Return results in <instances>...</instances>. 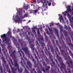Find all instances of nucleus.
Segmentation results:
<instances>
[{"mask_svg": "<svg viewBox=\"0 0 73 73\" xmlns=\"http://www.w3.org/2000/svg\"><path fill=\"white\" fill-rule=\"evenodd\" d=\"M73 62L71 60H69L68 62H67L66 63L67 64V68L69 70L68 71V73H71L70 70H69V68H73Z\"/></svg>", "mask_w": 73, "mask_h": 73, "instance_id": "f03ea898", "label": "nucleus"}, {"mask_svg": "<svg viewBox=\"0 0 73 73\" xmlns=\"http://www.w3.org/2000/svg\"><path fill=\"white\" fill-rule=\"evenodd\" d=\"M42 73V72H41L40 71H39V73Z\"/></svg>", "mask_w": 73, "mask_h": 73, "instance_id": "774afa93", "label": "nucleus"}, {"mask_svg": "<svg viewBox=\"0 0 73 73\" xmlns=\"http://www.w3.org/2000/svg\"><path fill=\"white\" fill-rule=\"evenodd\" d=\"M64 58H65V60H68V58H66L65 56H64Z\"/></svg>", "mask_w": 73, "mask_h": 73, "instance_id": "4d7b16f0", "label": "nucleus"}, {"mask_svg": "<svg viewBox=\"0 0 73 73\" xmlns=\"http://www.w3.org/2000/svg\"><path fill=\"white\" fill-rule=\"evenodd\" d=\"M20 15H21V12L19 11V12L18 14H17V17L18 19H16L15 21V22H18V23H20L22 21V20H21L20 18V17L19 16H20Z\"/></svg>", "mask_w": 73, "mask_h": 73, "instance_id": "39448f33", "label": "nucleus"}, {"mask_svg": "<svg viewBox=\"0 0 73 73\" xmlns=\"http://www.w3.org/2000/svg\"><path fill=\"white\" fill-rule=\"evenodd\" d=\"M28 16V13H25V15L23 16V17H27Z\"/></svg>", "mask_w": 73, "mask_h": 73, "instance_id": "393cba45", "label": "nucleus"}, {"mask_svg": "<svg viewBox=\"0 0 73 73\" xmlns=\"http://www.w3.org/2000/svg\"><path fill=\"white\" fill-rule=\"evenodd\" d=\"M21 52H22V55L23 56V57H24V56H25V55L24 54V53L23 52V51H21Z\"/></svg>", "mask_w": 73, "mask_h": 73, "instance_id": "c9c22d12", "label": "nucleus"}, {"mask_svg": "<svg viewBox=\"0 0 73 73\" xmlns=\"http://www.w3.org/2000/svg\"><path fill=\"white\" fill-rule=\"evenodd\" d=\"M37 40L38 41L39 43H40V38H38L37 39Z\"/></svg>", "mask_w": 73, "mask_h": 73, "instance_id": "37998d69", "label": "nucleus"}, {"mask_svg": "<svg viewBox=\"0 0 73 73\" xmlns=\"http://www.w3.org/2000/svg\"><path fill=\"white\" fill-rule=\"evenodd\" d=\"M51 4H52L51 3V2L49 3L48 4V6H50V5H51Z\"/></svg>", "mask_w": 73, "mask_h": 73, "instance_id": "8fccbe9b", "label": "nucleus"}, {"mask_svg": "<svg viewBox=\"0 0 73 73\" xmlns=\"http://www.w3.org/2000/svg\"><path fill=\"white\" fill-rule=\"evenodd\" d=\"M55 61L56 62V64H57L58 66L59 67L60 66V64H58V61H57V60H56V59H55Z\"/></svg>", "mask_w": 73, "mask_h": 73, "instance_id": "cd10ccee", "label": "nucleus"}, {"mask_svg": "<svg viewBox=\"0 0 73 73\" xmlns=\"http://www.w3.org/2000/svg\"><path fill=\"white\" fill-rule=\"evenodd\" d=\"M35 52L37 55H38V51H37L36 50H35Z\"/></svg>", "mask_w": 73, "mask_h": 73, "instance_id": "49530a36", "label": "nucleus"}, {"mask_svg": "<svg viewBox=\"0 0 73 73\" xmlns=\"http://www.w3.org/2000/svg\"><path fill=\"white\" fill-rule=\"evenodd\" d=\"M21 39H19L18 41H19V42H21Z\"/></svg>", "mask_w": 73, "mask_h": 73, "instance_id": "bf43d9fd", "label": "nucleus"}, {"mask_svg": "<svg viewBox=\"0 0 73 73\" xmlns=\"http://www.w3.org/2000/svg\"><path fill=\"white\" fill-rule=\"evenodd\" d=\"M52 6H54V5H55V3L54 2H53L52 3Z\"/></svg>", "mask_w": 73, "mask_h": 73, "instance_id": "79ce46f5", "label": "nucleus"}, {"mask_svg": "<svg viewBox=\"0 0 73 73\" xmlns=\"http://www.w3.org/2000/svg\"><path fill=\"white\" fill-rule=\"evenodd\" d=\"M67 9H70V6H69L67 7Z\"/></svg>", "mask_w": 73, "mask_h": 73, "instance_id": "603ef678", "label": "nucleus"}, {"mask_svg": "<svg viewBox=\"0 0 73 73\" xmlns=\"http://www.w3.org/2000/svg\"><path fill=\"white\" fill-rule=\"evenodd\" d=\"M52 64L51 65L52 67H53L54 68H55V67H57V66L56 65H55V62L53 61V59H52Z\"/></svg>", "mask_w": 73, "mask_h": 73, "instance_id": "4468645a", "label": "nucleus"}, {"mask_svg": "<svg viewBox=\"0 0 73 73\" xmlns=\"http://www.w3.org/2000/svg\"><path fill=\"white\" fill-rule=\"evenodd\" d=\"M40 8H41V7H38L36 10H38V11H39V10L40 9Z\"/></svg>", "mask_w": 73, "mask_h": 73, "instance_id": "09e8293b", "label": "nucleus"}, {"mask_svg": "<svg viewBox=\"0 0 73 73\" xmlns=\"http://www.w3.org/2000/svg\"><path fill=\"white\" fill-rule=\"evenodd\" d=\"M53 25H54L53 23H51V24L50 25V26H51H51Z\"/></svg>", "mask_w": 73, "mask_h": 73, "instance_id": "680f3d73", "label": "nucleus"}, {"mask_svg": "<svg viewBox=\"0 0 73 73\" xmlns=\"http://www.w3.org/2000/svg\"><path fill=\"white\" fill-rule=\"evenodd\" d=\"M37 12H38L37 10H34V13H37Z\"/></svg>", "mask_w": 73, "mask_h": 73, "instance_id": "473e14b6", "label": "nucleus"}, {"mask_svg": "<svg viewBox=\"0 0 73 73\" xmlns=\"http://www.w3.org/2000/svg\"><path fill=\"white\" fill-rule=\"evenodd\" d=\"M56 25L57 26H58L59 25V23H56Z\"/></svg>", "mask_w": 73, "mask_h": 73, "instance_id": "6e6d98bb", "label": "nucleus"}, {"mask_svg": "<svg viewBox=\"0 0 73 73\" xmlns=\"http://www.w3.org/2000/svg\"><path fill=\"white\" fill-rule=\"evenodd\" d=\"M43 65H44V66L45 68H46L45 69V70H46V71H48V70H49L50 66H47V64H45V62H43Z\"/></svg>", "mask_w": 73, "mask_h": 73, "instance_id": "1a4fd4ad", "label": "nucleus"}, {"mask_svg": "<svg viewBox=\"0 0 73 73\" xmlns=\"http://www.w3.org/2000/svg\"><path fill=\"white\" fill-rule=\"evenodd\" d=\"M11 63L12 64V65H13V62H12V61H11Z\"/></svg>", "mask_w": 73, "mask_h": 73, "instance_id": "69168bd1", "label": "nucleus"}, {"mask_svg": "<svg viewBox=\"0 0 73 73\" xmlns=\"http://www.w3.org/2000/svg\"><path fill=\"white\" fill-rule=\"evenodd\" d=\"M27 56H28L29 57V58L30 59H31V60H34V58H33V57L32 56V55L31 54H30V52L29 53V54H27Z\"/></svg>", "mask_w": 73, "mask_h": 73, "instance_id": "ddd939ff", "label": "nucleus"}, {"mask_svg": "<svg viewBox=\"0 0 73 73\" xmlns=\"http://www.w3.org/2000/svg\"><path fill=\"white\" fill-rule=\"evenodd\" d=\"M52 42L53 44H54V41L53 40H52Z\"/></svg>", "mask_w": 73, "mask_h": 73, "instance_id": "3c124183", "label": "nucleus"}, {"mask_svg": "<svg viewBox=\"0 0 73 73\" xmlns=\"http://www.w3.org/2000/svg\"><path fill=\"white\" fill-rule=\"evenodd\" d=\"M69 51V53L70 54H72V51H70V50H68Z\"/></svg>", "mask_w": 73, "mask_h": 73, "instance_id": "e433bc0d", "label": "nucleus"}, {"mask_svg": "<svg viewBox=\"0 0 73 73\" xmlns=\"http://www.w3.org/2000/svg\"><path fill=\"white\" fill-rule=\"evenodd\" d=\"M40 40L41 41H40V44H41V46H45V44L44 43V38L43 37L40 38Z\"/></svg>", "mask_w": 73, "mask_h": 73, "instance_id": "9b49d317", "label": "nucleus"}, {"mask_svg": "<svg viewBox=\"0 0 73 73\" xmlns=\"http://www.w3.org/2000/svg\"><path fill=\"white\" fill-rule=\"evenodd\" d=\"M68 17L71 20V17H72V16L70 15V14H68Z\"/></svg>", "mask_w": 73, "mask_h": 73, "instance_id": "c85d7f7f", "label": "nucleus"}, {"mask_svg": "<svg viewBox=\"0 0 73 73\" xmlns=\"http://www.w3.org/2000/svg\"><path fill=\"white\" fill-rule=\"evenodd\" d=\"M29 44L30 46V48L32 50V52L34 53L33 54V56H35V59H36L37 61H38V58H37V56H36V54L35 53V52H34V50H35V44H32V42L30 41L29 42Z\"/></svg>", "mask_w": 73, "mask_h": 73, "instance_id": "f257e3e1", "label": "nucleus"}, {"mask_svg": "<svg viewBox=\"0 0 73 73\" xmlns=\"http://www.w3.org/2000/svg\"><path fill=\"white\" fill-rule=\"evenodd\" d=\"M22 49L23 50L24 52H25L27 54H29L30 53V51L28 50V49L27 47H25L22 48Z\"/></svg>", "mask_w": 73, "mask_h": 73, "instance_id": "0eeeda50", "label": "nucleus"}, {"mask_svg": "<svg viewBox=\"0 0 73 73\" xmlns=\"http://www.w3.org/2000/svg\"><path fill=\"white\" fill-rule=\"evenodd\" d=\"M16 46L17 48H19V45H16Z\"/></svg>", "mask_w": 73, "mask_h": 73, "instance_id": "5fc2aeb1", "label": "nucleus"}, {"mask_svg": "<svg viewBox=\"0 0 73 73\" xmlns=\"http://www.w3.org/2000/svg\"><path fill=\"white\" fill-rule=\"evenodd\" d=\"M63 37H64V35H63V34H61L60 38L59 39V43L60 44V45H62V46H65L66 45L65 44V43L62 40Z\"/></svg>", "mask_w": 73, "mask_h": 73, "instance_id": "20e7f679", "label": "nucleus"}, {"mask_svg": "<svg viewBox=\"0 0 73 73\" xmlns=\"http://www.w3.org/2000/svg\"><path fill=\"white\" fill-rule=\"evenodd\" d=\"M43 9L44 10H45V9H45V6H44L43 7Z\"/></svg>", "mask_w": 73, "mask_h": 73, "instance_id": "e2e57ef3", "label": "nucleus"}, {"mask_svg": "<svg viewBox=\"0 0 73 73\" xmlns=\"http://www.w3.org/2000/svg\"><path fill=\"white\" fill-rule=\"evenodd\" d=\"M41 69L43 71V72H45V69L44 68H41Z\"/></svg>", "mask_w": 73, "mask_h": 73, "instance_id": "2f4dec72", "label": "nucleus"}, {"mask_svg": "<svg viewBox=\"0 0 73 73\" xmlns=\"http://www.w3.org/2000/svg\"><path fill=\"white\" fill-rule=\"evenodd\" d=\"M19 54H20V56H22V55L21 54V53H20V51H19L18 52Z\"/></svg>", "mask_w": 73, "mask_h": 73, "instance_id": "4c0bfd02", "label": "nucleus"}, {"mask_svg": "<svg viewBox=\"0 0 73 73\" xmlns=\"http://www.w3.org/2000/svg\"><path fill=\"white\" fill-rule=\"evenodd\" d=\"M66 41H67L66 42L68 44V45L69 46H70L71 47H73V45L72 44V43H71V42H70V43H69V42L68 40V39H66Z\"/></svg>", "mask_w": 73, "mask_h": 73, "instance_id": "2eb2a0df", "label": "nucleus"}, {"mask_svg": "<svg viewBox=\"0 0 73 73\" xmlns=\"http://www.w3.org/2000/svg\"><path fill=\"white\" fill-rule=\"evenodd\" d=\"M35 66H37V64H36V61L35 59L32 60Z\"/></svg>", "mask_w": 73, "mask_h": 73, "instance_id": "6ab92c4d", "label": "nucleus"}, {"mask_svg": "<svg viewBox=\"0 0 73 73\" xmlns=\"http://www.w3.org/2000/svg\"><path fill=\"white\" fill-rule=\"evenodd\" d=\"M31 13H34V10H31Z\"/></svg>", "mask_w": 73, "mask_h": 73, "instance_id": "c03bdc74", "label": "nucleus"}, {"mask_svg": "<svg viewBox=\"0 0 73 73\" xmlns=\"http://www.w3.org/2000/svg\"><path fill=\"white\" fill-rule=\"evenodd\" d=\"M55 41L56 42V44H58V41H57V40L56 39Z\"/></svg>", "mask_w": 73, "mask_h": 73, "instance_id": "a18cd8bd", "label": "nucleus"}, {"mask_svg": "<svg viewBox=\"0 0 73 73\" xmlns=\"http://www.w3.org/2000/svg\"><path fill=\"white\" fill-rule=\"evenodd\" d=\"M16 50H15L14 51H13V52H12V54H16Z\"/></svg>", "mask_w": 73, "mask_h": 73, "instance_id": "f704fd0d", "label": "nucleus"}, {"mask_svg": "<svg viewBox=\"0 0 73 73\" xmlns=\"http://www.w3.org/2000/svg\"><path fill=\"white\" fill-rule=\"evenodd\" d=\"M7 72H8L9 73H11V70H10V69H7Z\"/></svg>", "mask_w": 73, "mask_h": 73, "instance_id": "58836bf2", "label": "nucleus"}, {"mask_svg": "<svg viewBox=\"0 0 73 73\" xmlns=\"http://www.w3.org/2000/svg\"><path fill=\"white\" fill-rule=\"evenodd\" d=\"M63 15L64 16H66V13H63Z\"/></svg>", "mask_w": 73, "mask_h": 73, "instance_id": "0e129e2a", "label": "nucleus"}, {"mask_svg": "<svg viewBox=\"0 0 73 73\" xmlns=\"http://www.w3.org/2000/svg\"><path fill=\"white\" fill-rule=\"evenodd\" d=\"M71 11V9H68V10H66V11H65L66 12V13H67L68 12H70V11Z\"/></svg>", "mask_w": 73, "mask_h": 73, "instance_id": "bb28decb", "label": "nucleus"}, {"mask_svg": "<svg viewBox=\"0 0 73 73\" xmlns=\"http://www.w3.org/2000/svg\"><path fill=\"white\" fill-rule=\"evenodd\" d=\"M46 56H48V55L50 58H51V57H52V55H50V52H49V51H46Z\"/></svg>", "mask_w": 73, "mask_h": 73, "instance_id": "dca6fc26", "label": "nucleus"}, {"mask_svg": "<svg viewBox=\"0 0 73 73\" xmlns=\"http://www.w3.org/2000/svg\"><path fill=\"white\" fill-rule=\"evenodd\" d=\"M48 30H49V31H51V29L49 27H48Z\"/></svg>", "mask_w": 73, "mask_h": 73, "instance_id": "338daca9", "label": "nucleus"}, {"mask_svg": "<svg viewBox=\"0 0 73 73\" xmlns=\"http://www.w3.org/2000/svg\"><path fill=\"white\" fill-rule=\"evenodd\" d=\"M45 61H46V62H48V61H49V60L48 59V58L46 57L45 58Z\"/></svg>", "mask_w": 73, "mask_h": 73, "instance_id": "7c9ffc66", "label": "nucleus"}, {"mask_svg": "<svg viewBox=\"0 0 73 73\" xmlns=\"http://www.w3.org/2000/svg\"><path fill=\"white\" fill-rule=\"evenodd\" d=\"M35 43L36 44V45L37 46V48H38V47H40V45L38 43V42L37 41H36L35 42Z\"/></svg>", "mask_w": 73, "mask_h": 73, "instance_id": "4be33fe9", "label": "nucleus"}, {"mask_svg": "<svg viewBox=\"0 0 73 73\" xmlns=\"http://www.w3.org/2000/svg\"><path fill=\"white\" fill-rule=\"evenodd\" d=\"M44 1L43 3V5H44V4L46 3H48V1L47 0H44Z\"/></svg>", "mask_w": 73, "mask_h": 73, "instance_id": "a878e982", "label": "nucleus"}, {"mask_svg": "<svg viewBox=\"0 0 73 73\" xmlns=\"http://www.w3.org/2000/svg\"><path fill=\"white\" fill-rule=\"evenodd\" d=\"M11 57L12 58H15L16 57V55L15 54H11L10 55Z\"/></svg>", "mask_w": 73, "mask_h": 73, "instance_id": "b1692460", "label": "nucleus"}, {"mask_svg": "<svg viewBox=\"0 0 73 73\" xmlns=\"http://www.w3.org/2000/svg\"><path fill=\"white\" fill-rule=\"evenodd\" d=\"M63 33H64V36H65V37H66V38L68 37V39H69V40H70V41L71 40H70V38H69V36H68V32H66V31H63Z\"/></svg>", "mask_w": 73, "mask_h": 73, "instance_id": "9d476101", "label": "nucleus"}, {"mask_svg": "<svg viewBox=\"0 0 73 73\" xmlns=\"http://www.w3.org/2000/svg\"><path fill=\"white\" fill-rule=\"evenodd\" d=\"M0 71V73H3V70H2L1 71Z\"/></svg>", "mask_w": 73, "mask_h": 73, "instance_id": "13d9d810", "label": "nucleus"}, {"mask_svg": "<svg viewBox=\"0 0 73 73\" xmlns=\"http://www.w3.org/2000/svg\"><path fill=\"white\" fill-rule=\"evenodd\" d=\"M41 2V0H37V2L38 3H40Z\"/></svg>", "mask_w": 73, "mask_h": 73, "instance_id": "de8ad7c7", "label": "nucleus"}, {"mask_svg": "<svg viewBox=\"0 0 73 73\" xmlns=\"http://www.w3.org/2000/svg\"><path fill=\"white\" fill-rule=\"evenodd\" d=\"M13 40L14 42H16L17 41L16 39L15 38H14V39H13Z\"/></svg>", "mask_w": 73, "mask_h": 73, "instance_id": "72a5a7b5", "label": "nucleus"}, {"mask_svg": "<svg viewBox=\"0 0 73 73\" xmlns=\"http://www.w3.org/2000/svg\"><path fill=\"white\" fill-rule=\"evenodd\" d=\"M44 35L45 36V40L46 41H48V38L47 35H46V34H44Z\"/></svg>", "mask_w": 73, "mask_h": 73, "instance_id": "5701e85b", "label": "nucleus"}, {"mask_svg": "<svg viewBox=\"0 0 73 73\" xmlns=\"http://www.w3.org/2000/svg\"><path fill=\"white\" fill-rule=\"evenodd\" d=\"M59 49L60 50H61L62 52H64L65 50V48L64 47H62L61 46H60L59 47Z\"/></svg>", "mask_w": 73, "mask_h": 73, "instance_id": "aec40b11", "label": "nucleus"}, {"mask_svg": "<svg viewBox=\"0 0 73 73\" xmlns=\"http://www.w3.org/2000/svg\"><path fill=\"white\" fill-rule=\"evenodd\" d=\"M1 37L2 40L3 41V42L7 41V42H8L9 41V39L7 38V35L5 34H3V35H1Z\"/></svg>", "mask_w": 73, "mask_h": 73, "instance_id": "7ed1b4c3", "label": "nucleus"}, {"mask_svg": "<svg viewBox=\"0 0 73 73\" xmlns=\"http://www.w3.org/2000/svg\"><path fill=\"white\" fill-rule=\"evenodd\" d=\"M10 37H12V33H10Z\"/></svg>", "mask_w": 73, "mask_h": 73, "instance_id": "052dcab7", "label": "nucleus"}, {"mask_svg": "<svg viewBox=\"0 0 73 73\" xmlns=\"http://www.w3.org/2000/svg\"><path fill=\"white\" fill-rule=\"evenodd\" d=\"M56 58L57 60H58L59 61H60L61 60V58L60 57L58 56V54H57V56H56Z\"/></svg>", "mask_w": 73, "mask_h": 73, "instance_id": "f3484780", "label": "nucleus"}, {"mask_svg": "<svg viewBox=\"0 0 73 73\" xmlns=\"http://www.w3.org/2000/svg\"><path fill=\"white\" fill-rule=\"evenodd\" d=\"M59 27V29H60V33H62V32L63 31V27L61 25H60Z\"/></svg>", "mask_w": 73, "mask_h": 73, "instance_id": "412c9836", "label": "nucleus"}, {"mask_svg": "<svg viewBox=\"0 0 73 73\" xmlns=\"http://www.w3.org/2000/svg\"><path fill=\"white\" fill-rule=\"evenodd\" d=\"M1 58L2 61L3 66L4 68H5L4 66H7V63H6V62L5 60V59H4V57L3 55H2L1 56Z\"/></svg>", "mask_w": 73, "mask_h": 73, "instance_id": "423d86ee", "label": "nucleus"}, {"mask_svg": "<svg viewBox=\"0 0 73 73\" xmlns=\"http://www.w3.org/2000/svg\"><path fill=\"white\" fill-rule=\"evenodd\" d=\"M59 16V18L60 19H62V15H60V16Z\"/></svg>", "mask_w": 73, "mask_h": 73, "instance_id": "a19ab883", "label": "nucleus"}, {"mask_svg": "<svg viewBox=\"0 0 73 73\" xmlns=\"http://www.w3.org/2000/svg\"><path fill=\"white\" fill-rule=\"evenodd\" d=\"M33 32H34V33H36V31H35V29H33Z\"/></svg>", "mask_w": 73, "mask_h": 73, "instance_id": "864d4df0", "label": "nucleus"}, {"mask_svg": "<svg viewBox=\"0 0 73 73\" xmlns=\"http://www.w3.org/2000/svg\"><path fill=\"white\" fill-rule=\"evenodd\" d=\"M2 51H3V53H4V54L5 55V56H6V53L5 52H7V48H6L4 47H4H2Z\"/></svg>", "mask_w": 73, "mask_h": 73, "instance_id": "f8f14e48", "label": "nucleus"}, {"mask_svg": "<svg viewBox=\"0 0 73 73\" xmlns=\"http://www.w3.org/2000/svg\"><path fill=\"white\" fill-rule=\"evenodd\" d=\"M64 29H66V30H68V32H69L70 35V32H71L72 33H73V32L71 31H72V29H71V28L70 27V26H68V27L66 25H64Z\"/></svg>", "mask_w": 73, "mask_h": 73, "instance_id": "6e6552de", "label": "nucleus"}, {"mask_svg": "<svg viewBox=\"0 0 73 73\" xmlns=\"http://www.w3.org/2000/svg\"><path fill=\"white\" fill-rule=\"evenodd\" d=\"M37 34L38 35H40V31L39 30H38L37 32Z\"/></svg>", "mask_w": 73, "mask_h": 73, "instance_id": "ea45409f", "label": "nucleus"}, {"mask_svg": "<svg viewBox=\"0 0 73 73\" xmlns=\"http://www.w3.org/2000/svg\"><path fill=\"white\" fill-rule=\"evenodd\" d=\"M60 66L62 69H65V68H64L65 65H64V63H63L61 62L60 63Z\"/></svg>", "mask_w": 73, "mask_h": 73, "instance_id": "a211bd4d", "label": "nucleus"}, {"mask_svg": "<svg viewBox=\"0 0 73 73\" xmlns=\"http://www.w3.org/2000/svg\"><path fill=\"white\" fill-rule=\"evenodd\" d=\"M29 7V6L28 5H27L25 7V9L26 10H27L28 9V7Z\"/></svg>", "mask_w": 73, "mask_h": 73, "instance_id": "c756f323", "label": "nucleus"}]
</instances>
